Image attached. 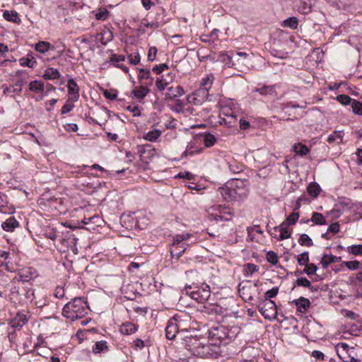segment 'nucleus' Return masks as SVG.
<instances>
[{"label":"nucleus","mask_w":362,"mask_h":362,"mask_svg":"<svg viewBox=\"0 0 362 362\" xmlns=\"http://www.w3.org/2000/svg\"><path fill=\"white\" fill-rule=\"evenodd\" d=\"M28 322V318L25 315L22 313H18L13 319L9 322V325L14 329H21Z\"/></svg>","instance_id":"11"},{"label":"nucleus","mask_w":362,"mask_h":362,"mask_svg":"<svg viewBox=\"0 0 362 362\" xmlns=\"http://www.w3.org/2000/svg\"><path fill=\"white\" fill-rule=\"evenodd\" d=\"M299 216L300 215L298 212L294 211L287 217L286 220L284 222L287 223V226L293 225L298 220Z\"/></svg>","instance_id":"48"},{"label":"nucleus","mask_w":362,"mask_h":362,"mask_svg":"<svg viewBox=\"0 0 362 362\" xmlns=\"http://www.w3.org/2000/svg\"><path fill=\"white\" fill-rule=\"evenodd\" d=\"M228 165L230 171L233 173H238L240 172H242L244 168V166L242 164L238 163L236 160H234L228 161Z\"/></svg>","instance_id":"31"},{"label":"nucleus","mask_w":362,"mask_h":362,"mask_svg":"<svg viewBox=\"0 0 362 362\" xmlns=\"http://www.w3.org/2000/svg\"><path fill=\"white\" fill-rule=\"evenodd\" d=\"M344 264L350 270H356L358 269L360 263L358 261L344 262Z\"/></svg>","instance_id":"57"},{"label":"nucleus","mask_w":362,"mask_h":362,"mask_svg":"<svg viewBox=\"0 0 362 362\" xmlns=\"http://www.w3.org/2000/svg\"><path fill=\"white\" fill-rule=\"evenodd\" d=\"M86 307V303L82 298H75L64 305L62 314L65 317L74 321L87 314Z\"/></svg>","instance_id":"1"},{"label":"nucleus","mask_w":362,"mask_h":362,"mask_svg":"<svg viewBox=\"0 0 362 362\" xmlns=\"http://www.w3.org/2000/svg\"><path fill=\"white\" fill-rule=\"evenodd\" d=\"M211 84L212 81L209 76L203 78L201 82V86L206 90L209 88L211 86Z\"/></svg>","instance_id":"61"},{"label":"nucleus","mask_w":362,"mask_h":362,"mask_svg":"<svg viewBox=\"0 0 362 362\" xmlns=\"http://www.w3.org/2000/svg\"><path fill=\"white\" fill-rule=\"evenodd\" d=\"M110 12L107 9H103L98 11L95 14V18L97 20L104 21L106 20L109 16Z\"/></svg>","instance_id":"56"},{"label":"nucleus","mask_w":362,"mask_h":362,"mask_svg":"<svg viewBox=\"0 0 362 362\" xmlns=\"http://www.w3.org/2000/svg\"><path fill=\"white\" fill-rule=\"evenodd\" d=\"M307 190L313 198H316L319 195L321 189L317 182H313L308 185Z\"/></svg>","instance_id":"30"},{"label":"nucleus","mask_w":362,"mask_h":362,"mask_svg":"<svg viewBox=\"0 0 362 362\" xmlns=\"http://www.w3.org/2000/svg\"><path fill=\"white\" fill-rule=\"evenodd\" d=\"M68 89L69 95H70L69 100H71L72 102L77 101L79 98L78 88L73 78H70L68 81Z\"/></svg>","instance_id":"14"},{"label":"nucleus","mask_w":362,"mask_h":362,"mask_svg":"<svg viewBox=\"0 0 362 362\" xmlns=\"http://www.w3.org/2000/svg\"><path fill=\"white\" fill-rule=\"evenodd\" d=\"M297 260L299 265H306L309 262L308 252H303L300 255H298Z\"/></svg>","instance_id":"47"},{"label":"nucleus","mask_w":362,"mask_h":362,"mask_svg":"<svg viewBox=\"0 0 362 362\" xmlns=\"http://www.w3.org/2000/svg\"><path fill=\"white\" fill-rule=\"evenodd\" d=\"M350 252L354 255H362V245L351 246Z\"/></svg>","instance_id":"63"},{"label":"nucleus","mask_w":362,"mask_h":362,"mask_svg":"<svg viewBox=\"0 0 362 362\" xmlns=\"http://www.w3.org/2000/svg\"><path fill=\"white\" fill-rule=\"evenodd\" d=\"M220 309H221V308L218 305L211 304V303L205 304L204 305L200 306V308H199V310L201 312H203V313H205L207 314L216 313L219 311Z\"/></svg>","instance_id":"26"},{"label":"nucleus","mask_w":362,"mask_h":362,"mask_svg":"<svg viewBox=\"0 0 362 362\" xmlns=\"http://www.w3.org/2000/svg\"><path fill=\"white\" fill-rule=\"evenodd\" d=\"M185 91L182 87L177 86L175 87H170L165 93L166 98L173 99L174 98L180 97L184 95Z\"/></svg>","instance_id":"18"},{"label":"nucleus","mask_w":362,"mask_h":362,"mask_svg":"<svg viewBox=\"0 0 362 362\" xmlns=\"http://www.w3.org/2000/svg\"><path fill=\"white\" fill-rule=\"evenodd\" d=\"M168 66L166 64H160L159 65H156L153 68V71L156 73L157 74H160L165 69H168Z\"/></svg>","instance_id":"62"},{"label":"nucleus","mask_w":362,"mask_h":362,"mask_svg":"<svg viewBox=\"0 0 362 362\" xmlns=\"http://www.w3.org/2000/svg\"><path fill=\"white\" fill-rule=\"evenodd\" d=\"M296 285L298 286L309 288L311 291L317 290V288H314V287L311 286L310 281L305 277L298 278L296 281Z\"/></svg>","instance_id":"38"},{"label":"nucleus","mask_w":362,"mask_h":362,"mask_svg":"<svg viewBox=\"0 0 362 362\" xmlns=\"http://www.w3.org/2000/svg\"><path fill=\"white\" fill-rule=\"evenodd\" d=\"M61 77V74L58 69H54L53 67H48L45 71V74H43V78L45 80H54L58 79Z\"/></svg>","instance_id":"22"},{"label":"nucleus","mask_w":362,"mask_h":362,"mask_svg":"<svg viewBox=\"0 0 362 362\" xmlns=\"http://www.w3.org/2000/svg\"><path fill=\"white\" fill-rule=\"evenodd\" d=\"M74 107V105L73 103H69V100H68L66 104L62 107L61 110L62 114H66L69 112H71L73 108Z\"/></svg>","instance_id":"60"},{"label":"nucleus","mask_w":362,"mask_h":362,"mask_svg":"<svg viewBox=\"0 0 362 362\" xmlns=\"http://www.w3.org/2000/svg\"><path fill=\"white\" fill-rule=\"evenodd\" d=\"M185 346L189 350L193 355L197 356L196 351L200 348L202 342L195 337H185Z\"/></svg>","instance_id":"12"},{"label":"nucleus","mask_w":362,"mask_h":362,"mask_svg":"<svg viewBox=\"0 0 362 362\" xmlns=\"http://www.w3.org/2000/svg\"><path fill=\"white\" fill-rule=\"evenodd\" d=\"M197 356L201 358H216L222 352L219 344L209 341V344H204L202 343L200 348L196 351Z\"/></svg>","instance_id":"3"},{"label":"nucleus","mask_w":362,"mask_h":362,"mask_svg":"<svg viewBox=\"0 0 362 362\" xmlns=\"http://www.w3.org/2000/svg\"><path fill=\"white\" fill-rule=\"evenodd\" d=\"M29 89L36 93H42L45 89L44 83L37 80L31 81L29 84Z\"/></svg>","instance_id":"28"},{"label":"nucleus","mask_w":362,"mask_h":362,"mask_svg":"<svg viewBox=\"0 0 362 362\" xmlns=\"http://www.w3.org/2000/svg\"><path fill=\"white\" fill-rule=\"evenodd\" d=\"M298 21L296 17H290L284 21V25L291 29L297 28Z\"/></svg>","instance_id":"46"},{"label":"nucleus","mask_w":362,"mask_h":362,"mask_svg":"<svg viewBox=\"0 0 362 362\" xmlns=\"http://www.w3.org/2000/svg\"><path fill=\"white\" fill-rule=\"evenodd\" d=\"M190 237L191 235L187 233L176 235L173 237V246L177 249L178 245H180L184 240H188Z\"/></svg>","instance_id":"32"},{"label":"nucleus","mask_w":362,"mask_h":362,"mask_svg":"<svg viewBox=\"0 0 362 362\" xmlns=\"http://www.w3.org/2000/svg\"><path fill=\"white\" fill-rule=\"evenodd\" d=\"M139 79H147L149 81L146 83V84H152L153 78H152L151 75V71L148 69H139Z\"/></svg>","instance_id":"36"},{"label":"nucleus","mask_w":362,"mask_h":362,"mask_svg":"<svg viewBox=\"0 0 362 362\" xmlns=\"http://www.w3.org/2000/svg\"><path fill=\"white\" fill-rule=\"evenodd\" d=\"M293 151L301 156H305L308 153V148L302 144H296L293 146Z\"/></svg>","instance_id":"35"},{"label":"nucleus","mask_w":362,"mask_h":362,"mask_svg":"<svg viewBox=\"0 0 362 362\" xmlns=\"http://www.w3.org/2000/svg\"><path fill=\"white\" fill-rule=\"evenodd\" d=\"M251 288V286H244L239 290L240 296L243 299H245V301L251 300L253 298L251 293L249 292Z\"/></svg>","instance_id":"40"},{"label":"nucleus","mask_w":362,"mask_h":362,"mask_svg":"<svg viewBox=\"0 0 362 362\" xmlns=\"http://www.w3.org/2000/svg\"><path fill=\"white\" fill-rule=\"evenodd\" d=\"M20 226L14 216H10L1 223V228L6 232H13Z\"/></svg>","instance_id":"15"},{"label":"nucleus","mask_w":362,"mask_h":362,"mask_svg":"<svg viewBox=\"0 0 362 362\" xmlns=\"http://www.w3.org/2000/svg\"><path fill=\"white\" fill-rule=\"evenodd\" d=\"M305 266V268L304 269L303 272L306 274L307 275L314 274L317 269V267L313 263L307 264Z\"/></svg>","instance_id":"50"},{"label":"nucleus","mask_w":362,"mask_h":362,"mask_svg":"<svg viewBox=\"0 0 362 362\" xmlns=\"http://www.w3.org/2000/svg\"><path fill=\"white\" fill-rule=\"evenodd\" d=\"M218 59L228 66H234L235 65L233 62L232 57L226 52L220 53Z\"/></svg>","instance_id":"34"},{"label":"nucleus","mask_w":362,"mask_h":362,"mask_svg":"<svg viewBox=\"0 0 362 362\" xmlns=\"http://www.w3.org/2000/svg\"><path fill=\"white\" fill-rule=\"evenodd\" d=\"M340 226L338 222H335L332 223L328 229L327 231L333 233H337L339 231Z\"/></svg>","instance_id":"64"},{"label":"nucleus","mask_w":362,"mask_h":362,"mask_svg":"<svg viewBox=\"0 0 362 362\" xmlns=\"http://www.w3.org/2000/svg\"><path fill=\"white\" fill-rule=\"evenodd\" d=\"M50 48V43L45 41H40L35 45V49L40 53H45Z\"/></svg>","instance_id":"43"},{"label":"nucleus","mask_w":362,"mask_h":362,"mask_svg":"<svg viewBox=\"0 0 362 362\" xmlns=\"http://www.w3.org/2000/svg\"><path fill=\"white\" fill-rule=\"evenodd\" d=\"M3 16L6 21L14 23L17 22L18 20V13L14 11H5L3 13Z\"/></svg>","instance_id":"39"},{"label":"nucleus","mask_w":362,"mask_h":362,"mask_svg":"<svg viewBox=\"0 0 362 362\" xmlns=\"http://www.w3.org/2000/svg\"><path fill=\"white\" fill-rule=\"evenodd\" d=\"M184 104L181 100H176L175 102V105L172 106L171 110L176 112H181L183 111Z\"/></svg>","instance_id":"55"},{"label":"nucleus","mask_w":362,"mask_h":362,"mask_svg":"<svg viewBox=\"0 0 362 362\" xmlns=\"http://www.w3.org/2000/svg\"><path fill=\"white\" fill-rule=\"evenodd\" d=\"M19 63L21 66H28L30 68H34L37 64V62L35 58L30 54L27 55L26 57L21 58L19 59Z\"/></svg>","instance_id":"27"},{"label":"nucleus","mask_w":362,"mask_h":362,"mask_svg":"<svg viewBox=\"0 0 362 362\" xmlns=\"http://www.w3.org/2000/svg\"><path fill=\"white\" fill-rule=\"evenodd\" d=\"M173 317L180 332L187 331L192 327L193 321L191 316L187 313H180L175 315Z\"/></svg>","instance_id":"7"},{"label":"nucleus","mask_w":362,"mask_h":362,"mask_svg":"<svg viewBox=\"0 0 362 362\" xmlns=\"http://www.w3.org/2000/svg\"><path fill=\"white\" fill-rule=\"evenodd\" d=\"M293 303L301 313L305 312L310 305V300L304 297H300L298 299L293 300Z\"/></svg>","instance_id":"24"},{"label":"nucleus","mask_w":362,"mask_h":362,"mask_svg":"<svg viewBox=\"0 0 362 362\" xmlns=\"http://www.w3.org/2000/svg\"><path fill=\"white\" fill-rule=\"evenodd\" d=\"M267 259L269 263L275 265L278 262L277 255L273 251H269L267 254Z\"/></svg>","instance_id":"54"},{"label":"nucleus","mask_w":362,"mask_h":362,"mask_svg":"<svg viewBox=\"0 0 362 362\" xmlns=\"http://www.w3.org/2000/svg\"><path fill=\"white\" fill-rule=\"evenodd\" d=\"M228 339V333L226 329L223 327H213L209 329V341L219 344H227L226 341Z\"/></svg>","instance_id":"4"},{"label":"nucleus","mask_w":362,"mask_h":362,"mask_svg":"<svg viewBox=\"0 0 362 362\" xmlns=\"http://www.w3.org/2000/svg\"><path fill=\"white\" fill-rule=\"evenodd\" d=\"M279 292L278 287H274L272 289L267 291L264 294V298L266 300H271L270 299L275 297Z\"/></svg>","instance_id":"53"},{"label":"nucleus","mask_w":362,"mask_h":362,"mask_svg":"<svg viewBox=\"0 0 362 362\" xmlns=\"http://www.w3.org/2000/svg\"><path fill=\"white\" fill-rule=\"evenodd\" d=\"M234 180L227 182L223 187L218 188V191L220 192L223 198L227 201H238L235 191L234 190Z\"/></svg>","instance_id":"6"},{"label":"nucleus","mask_w":362,"mask_h":362,"mask_svg":"<svg viewBox=\"0 0 362 362\" xmlns=\"http://www.w3.org/2000/svg\"><path fill=\"white\" fill-rule=\"evenodd\" d=\"M37 276L36 271L32 268H23L18 272V276H15L14 280L23 282H28Z\"/></svg>","instance_id":"10"},{"label":"nucleus","mask_w":362,"mask_h":362,"mask_svg":"<svg viewBox=\"0 0 362 362\" xmlns=\"http://www.w3.org/2000/svg\"><path fill=\"white\" fill-rule=\"evenodd\" d=\"M201 143L202 137H198V136H196L192 140H191L188 143L186 149L182 153V156L184 158L188 156H192L195 154L200 153L202 151Z\"/></svg>","instance_id":"8"},{"label":"nucleus","mask_w":362,"mask_h":362,"mask_svg":"<svg viewBox=\"0 0 362 362\" xmlns=\"http://www.w3.org/2000/svg\"><path fill=\"white\" fill-rule=\"evenodd\" d=\"M138 326L132 322L123 323L119 329L122 334L129 335L136 332Z\"/></svg>","instance_id":"23"},{"label":"nucleus","mask_w":362,"mask_h":362,"mask_svg":"<svg viewBox=\"0 0 362 362\" xmlns=\"http://www.w3.org/2000/svg\"><path fill=\"white\" fill-rule=\"evenodd\" d=\"M185 250L186 247L184 246V244L182 245H178L177 249L173 246V248L170 250V255L173 257H176L177 259H179L185 252Z\"/></svg>","instance_id":"37"},{"label":"nucleus","mask_w":362,"mask_h":362,"mask_svg":"<svg viewBox=\"0 0 362 362\" xmlns=\"http://www.w3.org/2000/svg\"><path fill=\"white\" fill-rule=\"evenodd\" d=\"M218 213L211 214V216H214L216 221H228L230 219L229 216H231L230 209L222 208L221 206H218Z\"/></svg>","instance_id":"17"},{"label":"nucleus","mask_w":362,"mask_h":362,"mask_svg":"<svg viewBox=\"0 0 362 362\" xmlns=\"http://www.w3.org/2000/svg\"><path fill=\"white\" fill-rule=\"evenodd\" d=\"M353 112L355 114L362 115V102L354 100L351 103Z\"/></svg>","instance_id":"49"},{"label":"nucleus","mask_w":362,"mask_h":362,"mask_svg":"<svg viewBox=\"0 0 362 362\" xmlns=\"http://www.w3.org/2000/svg\"><path fill=\"white\" fill-rule=\"evenodd\" d=\"M298 243L302 246L310 247L313 245L312 239L307 234H302L298 239Z\"/></svg>","instance_id":"44"},{"label":"nucleus","mask_w":362,"mask_h":362,"mask_svg":"<svg viewBox=\"0 0 362 362\" xmlns=\"http://www.w3.org/2000/svg\"><path fill=\"white\" fill-rule=\"evenodd\" d=\"M103 93L107 99L115 100L117 96V92L116 90H103Z\"/></svg>","instance_id":"52"},{"label":"nucleus","mask_w":362,"mask_h":362,"mask_svg":"<svg viewBox=\"0 0 362 362\" xmlns=\"http://www.w3.org/2000/svg\"><path fill=\"white\" fill-rule=\"evenodd\" d=\"M179 332L180 331L173 317L170 318L168 322L167 327H165L166 337L168 339H174Z\"/></svg>","instance_id":"13"},{"label":"nucleus","mask_w":362,"mask_h":362,"mask_svg":"<svg viewBox=\"0 0 362 362\" xmlns=\"http://www.w3.org/2000/svg\"><path fill=\"white\" fill-rule=\"evenodd\" d=\"M337 257L332 255H324L321 259V264L324 268H326L329 264L337 261Z\"/></svg>","instance_id":"41"},{"label":"nucleus","mask_w":362,"mask_h":362,"mask_svg":"<svg viewBox=\"0 0 362 362\" xmlns=\"http://www.w3.org/2000/svg\"><path fill=\"white\" fill-rule=\"evenodd\" d=\"M184 291L192 299L199 303H205L211 296L210 288L208 285H204L202 287L192 286H186Z\"/></svg>","instance_id":"2"},{"label":"nucleus","mask_w":362,"mask_h":362,"mask_svg":"<svg viewBox=\"0 0 362 362\" xmlns=\"http://www.w3.org/2000/svg\"><path fill=\"white\" fill-rule=\"evenodd\" d=\"M259 269V267L254 264L249 263L246 265L245 272L247 274H252L255 272H257Z\"/></svg>","instance_id":"58"},{"label":"nucleus","mask_w":362,"mask_h":362,"mask_svg":"<svg viewBox=\"0 0 362 362\" xmlns=\"http://www.w3.org/2000/svg\"><path fill=\"white\" fill-rule=\"evenodd\" d=\"M253 93H258L262 95H276V86L272 85V86H267L264 85L259 88H255L253 90Z\"/></svg>","instance_id":"16"},{"label":"nucleus","mask_w":362,"mask_h":362,"mask_svg":"<svg viewBox=\"0 0 362 362\" xmlns=\"http://www.w3.org/2000/svg\"><path fill=\"white\" fill-rule=\"evenodd\" d=\"M168 84L169 81L164 78L163 76L157 78L156 81V86L160 91L164 90Z\"/></svg>","instance_id":"45"},{"label":"nucleus","mask_w":362,"mask_h":362,"mask_svg":"<svg viewBox=\"0 0 362 362\" xmlns=\"http://www.w3.org/2000/svg\"><path fill=\"white\" fill-rule=\"evenodd\" d=\"M259 311L265 319H272L277 315V307L274 301L269 300L265 302Z\"/></svg>","instance_id":"9"},{"label":"nucleus","mask_w":362,"mask_h":362,"mask_svg":"<svg viewBox=\"0 0 362 362\" xmlns=\"http://www.w3.org/2000/svg\"><path fill=\"white\" fill-rule=\"evenodd\" d=\"M233 187L238 201L246 198L249 194L250 182L246 179L235 178Z\"/></svg>","instance_id":"5"},{"label":"nucleus","mask_w":362,"mask_h":362,"mask_svg":"<svg viewBox=\"0 0 362 362\" xmlns=\"http://www.w3.org/2000/svg\"><path fill=\"white\" fill-rule=\"evenodd\" d=\"M158 49L156 47H151L149 48L148 53V60L153 62L155 60Z\"/></svg>","instance_id":"59"},{"label":"nucleus","mask_w":362,"mask_h":362,"mask_svg":"<svg viewBox=\"0 0 362 362\" xmlns=\"http://www.w3.org/2000/svg\"><path fill=\"white\" fill-rule=\"evenodd\" d=\"M344 136V133L343 131H334L328 136L327 141L329 144H339L342 142Z\"/></svg>","instance_id":"19"},{"label":"nucleus","mask_w":362,"mask_h":362,"mask_svg":"<svg viewBox=\"0 0 362 362\" xmlns=\"http://www.w3.org/2000/svg\"><path fill=\"white\" fill-rule=\"evenodd\" d=\"M311 221L317 225H325L326 224L325 218L323 216V215L320 213H317V212H314L313 214Z\"/></svg>","instance_id":"42"},{"label":"nucleus","mask_w":362,"mask_h":362,"mask_svg":"<svg viewBox=\"0 0 362 362\" xmlns=\"http://www.w3.org/2000/svg\"><path fill=\"white\" fill-rule=\"evenodd\" d=\"M108 351V346L106 341H97L93 346V352L94 354H100L103 352H107Z\"/></svg>","instance_id":"29"},{"label":"nucleus","mask_w":362,"mask_h":362,"mask_svg":"<svg viewBox=\"0 0 362 362\" xmlns=\"http://www.w3.org/2000/svg\"><path fill=\"white\" fill-rule=\"evenodd\" d=\"M163 132L160 129L153 128L151 130L146 133L143 138L150 142H156L161 136Z\"/></svg>","instance_id":"21"},{"label":"nucleus","mask_w":362,"mask_h":362,"mask_svg":"<svg viewBox=\"0 0 362 362\" xmlns=\"http://www.w3.org/2000/svg\"><path fill=\"white\" fill-rule=\"evenodd\" d=\"M288 226L286 222H283L279 227H274L273 229L275 232H280V235L278 240H283L290 238L291 233L287 228Z\"/></svg>","instance_id":"20"},{"label":"nucleus","mask_w":362,"mask_h":362,"mask_svg":"<svg viewBox=\"0 0 362 362\" xmlns=\"http://www.w3.org/2000/svg\"><path fill=\"white\" fill-rule=\"evenodd\" d=\"M197 136L198 137H202V142L204 143L205 147H211L214 146L216 141V137L211 134H204Z\"/></svg>","instance_id":"25"},{"label":"nucleus","mask_w":362,"mask_h":362,"mask_svg":"<svg viewBox=\"0 0 362 362\" xmlns=\"http://www.w3.org/2000/svg\"><path fill=\"white\" fill-rule=\"evenodd\" d=\"M149 92V89L144 86H140L133 90L134 95L139 99H143Z\"/></svg>","instance_id":"33"},{"label":"nucleus","mask_w":362,"mask_h":362,"mask_svg":"<svg viewBox=\"0 0 362 362\" xmlns=\"http://www.w3.org/2000/svg\"><path fill=\"white\" fill-rule=\"evenodd\" d=\"M337 100L339 101L342 105H349L351 104L353 100L349 95H339L337 96Z\"/></svg>","instance_id":"51"}]
</instances>
